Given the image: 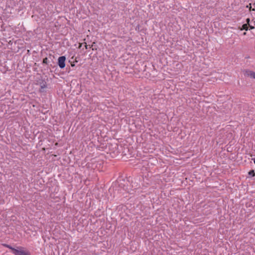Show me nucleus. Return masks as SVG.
Listing matches in <instances>:
<instances>
[{
  "instance_id": "f257e3e1",
  "label": "nucleus",
  "mask_w": 255,
  "mask_h": 255,
  "mask_svg": "<svg viewBox=\"0 0 255 255\" xmlns=\"http://www.w3.org/2000/svg\"><path fill=\"white\" fill-rule=\"evenodd\" d=\"M4 246L10 249L12 253L14 255H30L28 251L24 250V249L21 247H17V249H15L8 245H4Z\"/></svg>"
},
{
  "instance_id": "f03ea898",
  "label": "nucleus",
  "mask_w": 255,
  "mask_h": 255,
  "mask_svg": "<svg viewBox=\"0 0 255 255\" xmlns=\"http://www.w3.org/2000/svg\"><path fill=\"white\" fill-rule=\"evenodd\" d=\"M65 60H66V57L64 56H60L58 58V65L60 68L63 69L65 67Z\"/></svg>"
},
{
  "instance_id": "7ed1b4c3",
  "label": "nucleus",
  "mask_w": 255,
  "mask_h": 255,
  "mask_svg": "<svg viewBox=\"0 0 255 255\" xmlns=\"http://www.w3.org/2000/svg\"><path fill=\"white\" fill-rule=\"evenodd\" d=\"M39 84L40 86V91L42 92V89H43L47 87V83L45 80H41L40 82H39Z\"/></svg>"
},
{
  "instance_id": "20e7f679",
  "label": "nucleus",
  "mask_w": 255,
  "mask_h": 255,
  "mask_svg": "<svg viewBox=\"0 0 255 255\" xmlns=\"http://www.w3.org/2000/svg\"><path fill=\"white\" fill-rule=\"evenodd\" d=\"M246 74L248 76H250L251 78L255 79V72L251 71H246Z\"/></svg>"
},
{
  "instance_id": "39448f33",
  "label": "nucleus",
  "mask_w": 255,
  "mask_h": 255,
  "mask_svg": "<svg viewBox=\"0 0 255 255\" xmlns=\"http://www.w3.org/2000/svg\"><path fill=\"white\" fill-rule=\"evenodd\" d=\"M249 29V25L248 24H244L242 26V27L240 28V29L241 30H245L246 31H247Z\"/></svg>"
},
{
  "instance_id": "423d86ee",
  "label": "nucleus",
  "mask_w": 255,
  "mask_h": 255,
  "mask_svg": "<svg viewBox=\"0 0 255 255\" xmlns=\"http://www.w3.org/2000/svg\"><path fill=\"white\" fill-rule=\"evenodd\" d=\"M249 174L252 176H255V172L254 170H251L249 172Z\"/></svg>"
},
{
  "instance_id": "0eeeda50",
  "label": "nucleus",
  "mask_w": 255,
  "mask_h": 255,
  "mask_svg": "<svg viewBox=\"0 0 255 255\" xmlns=\"http://www.w3.org/2000/svg\"><path fill=\"white\" fill-rule=\"evenodd\" d=\"M42 63H43V64H47V63H48V59H47V57H45V58H44L43 59Z\"/></svg>"
},
{
  "instance_id": "6e6552de",
  "label": "nucleus",
  "mask_w": 255,
  "mask_h": 255,
  "mask_svg": "<svg viewBox=\"0 0 255 255\" xmlns=\"http://www.w3.org/2000/svg\"><path fill=\"white\" fill-rule=\"evenodd\" d=\"M93 46V45H87L86 43H85V48L86 49H88V48H91Z\"/></svg>"
},
{
  "instance_id": "1a4fd4ad",
  "label": "nucleus",
  "mask_w": 255,
  "mask_h": 255,
  "mask_svg": "<svg viewBox=\"0 0 255 255\" xmlns=\"http://www.w3.org/2000/svg\"><path fill=\"white\" fill-rule=\"evenodd\" d=\"M250 21V18H247V19H246V22H247V23H246V24H248V25H249V24H249Z\"/></svg>"
},
{
  "instance_id": "9d476101",
  "label": "nucleus",
  "mask_w": 255,
  "mask_h": 255,
  "mask_svg": "<svg viewBox=\"0 0 255 255\" xmlns=\"http://www.w3.org/2000/svg\"><path fill=\"white\" fill-rule=\"evenodd\" d=\"M249 27H250V28L251 29H254L255 28V27L254 26H252V25H249Z\"/></svg>"
},
{
  "instance_id": "9b49d317",
  "label": "nucleus",
  "mask_w": 255,
  "mask_h": 255,
  "mask_svg": "<svg viewBox=\"0 0 255 255\" xmlns=\"http://www.w3.org/2000/svg\"><path fill=\"white\" fill-rule=\"evenodd\" d=\"M69 62L71 63V65L72 67H74L75 66V64H74V62H71V60H69Z\"/></svg>"
},
{
  "instance_id": "f8f14e48",
  "label": "nucleus",
  "mask_w": 255,
  "mask_h": 255,
  "mask_svg": "<svg viewBox=\"0 0 255 255\" xmlns=\"http://www.w3.org/2000/svg\"><path fill=\"white\" fill-rule=\"evenodd\" d=\"M254 163L255 164V158L253 159Z\"/></svg>"
},
{
  "instance_id": "ddd939ff",
  "label": "nucleus",
  "mask_w": 255,
  "mask_h": 255,
  "mask_svg": "<svg viewBox=\"0 0 255 255\" xmlns=\"http://www.w3.org/2000/svg\"><path fill=\"white\" fill-rule=\"evenodd\" d=\"M247 7H251V6H247Z\"/></svg>"
},
{
  "instance_id": "4468645a",
  "label": "nucleus",
  "mask_w": 255,
  "mask_h": 255,
  "mask_svg": "<svg viewBox=\"0 0 255 255\" xmlns=\"http://www.w3.org/2000/svg\"><path fill=\"white\" fill-rule=\"evenodd\" d=\"M247 7H251V6H247Z\"/></svg>"
},
{
  "instance_id": "2eb2a0df",
  "label": "nucleus",
  "mask_w": 255,
  "mask_h": 255,
  "mask_svg": "<svg viewBox=\"0 0 255 255\" xmlns=\"http://www.w3.org/2000/svg\"><path fill=\"white\" fill-rule=\"evenodd\" d=\"M247 7H251V6H247Z\"/></svg>"
},
{
  "instance_id": "dca6fc26",
  "label": "nucleus",
  "mask_w": 255,
  "mask_h": 255,
  "mask_svg": "<svg viewBox=\"0 0 255 255\" xmlns=\"http://www.w3.org/2000/svg\"><path fill=\"white\" fill-rule=\"evenodd\" d=\"M244 34V35H246V32H245L244 33V34Z\"/></svg>"
}]
</instances>
